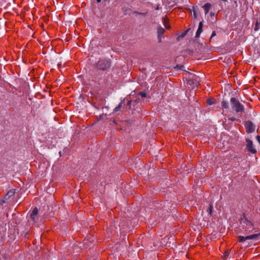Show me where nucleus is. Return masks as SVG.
Returning <instances> with one entry per match:
<instances>
[{
	"mask_svg": "<svg viewBox=\"0 0 260 260\" xmlns=\"http://www.w3.org/2000/svg\"><path fill=\"white\" fill-rule=\"evenodd\" d=\"M239 229L241 233L248 235L253 232L254 224L247 217L244 216L241 218Z\"/></svg>",
	"mask_w": 260,
	"mask_h": 260,
	"instance_id": "1",
	"label": "nucleus"
},
{
	"mask_svg": "<svg viewBox=\"0 0 260 260\" xmlns=\"http://www.w3.org/2000/svg\"><path fill=\"white\" fill-rule=\"evenodd\" d=\"M230 103L232 109L238 114H242L244 111V106L235 98L230 99Z\"/></svg>",
	"mask_w": 260,
	"mask_h": 260,
	"instance_id": "2",
	"label": "nucleus"
},
{
	"mask_svg": "<svg viewBox=\"0 0 260 260\" xmlns=\"http://www.w3.org/2000/svg\"><path fill=\"white\" fill-rule=\"evenodd\" d=\"M260 233L247 235L246 236H239L238 237V241L239 242H244L245 240H251L253 241L257 240L259 239Z\"/></svg>",
	"mask_w": 260,
	"mask_h": 260,
	"instance_id": "3",
	"label": "nucleus"
},
{
	"mask_svg": "<svg viewBox=\"0 0 260 260\" xmlns=\"http://www.w3.org/2000/svg\"><path fill=\"white\" fill-rule=\"evenodd\" d=\"M98 67L101 70H106L110 68V62L107 60H101L98 63Z\"/></svg>",
	"mask_w": 260,
	"mask_h": 260,
	"instance_id": "4",
	"label": "nucleus"
},
{
	"mask_svg": "<svg viewBox=\"0 0 260 260\" xmlns=\"http://www.w3.org/2000/svg\"><path fill=\"white\" fill-rule=\"evenodd\" d=\"M245 126L247 133H251L254 131L255 128L252 122L250 121H248L245 122Z\"/></svg>",
	"mask_w": 260,
	"mask_h": 260,
	"instance_id": "5",
	"label": "nucleus"
},
{
	"mask_svg": "<svg viewBox=\"0 0 260 260\" xmlns=\"http://www.w3.org/2000/svg\"><path fill=\"white\" fill-rule=\"evenodd\" d=\"M246 148L248 151L252 153H255L256 152V150L253 147V143L252 141L249 139L246 140Z\"/></svg>",
	"mask_w": 260,
	"mask_h": 260,
	"instance_id": "6",
	"label": "nucleus"
},
{
	"mask_svg": "<svg viewBox=\"0 0 260 260\" xmlns=\"http://www.w3.org/2000/svg\"><path fill=\"white\" fill-rule=\"evenodd\" d=\"M14 194L15 191L14 189L10 190L4 197L3 202L4 203L7 202V201L9 200L11 197L14 195Z\"/></svg>",
	"mask_w": 260,
	"mask_h": 260,
	"instance_id": "7",
	"label": "nucleus"
},
{
	"mask_svg": "<svg viewBox=\"0 0 260 260\" xmlns=\"http://www.w3.org/2000/svg\"><path fill=\"white\" fill-rule=\"evenodd\" d=\"M38 212V209L37 208H35L30 214V217L34 222L35 221V219L37 216Z\"/></svg>",
	"mask_w": 260,
	"mask_h": 260,
	"instance_id": "8",
	"label": "nucleus"
},
{
	"mask_svg": "<svg viewBox=\"0 0 260 260\" xmlns=\"http://www.w3.org/2000/svg\"><path fill=\"white\" fill-rule=\"evenodd\" d=\"M203 24L202 21L199 23L198 29L196 32V38H199L200 36L201 32L203 31Z\"/></svg>",
	"mask_w": 260,
	"mask_h": 260,
	"instance_id": "9",
	"label": "nucleus"
},
{
	"mask_svg": "<svg viewBox=\"0 0 260 260\" xmlns=\"http://www.w3.org/2000/svg\"><path fill=\"white\" fill-rule=\"evenodd\" d=\"M164 32H165V29L162 27L159 26L157 28L158 37L159 40V41H161V35H163Z\"/></svg>",
	"mask_w": 260,
	"mask_h": 260,
	"instance_id": "10",
	"label": "nucleus"
},
{
	"mask_svg": "<svg viewBox=\"0 0 260 260\" xmlns=\"http://www.w3.org/2000/svg\"><path fill=\"white\" fill-rule=\"evenodd\" d=\"M221 106L223 111L228 112L229 108V103L225 101H222L221 103Z\"/></svg>",
	"mask_w": 260,
	"mask_h": 260,
	"instance_id": "11",
	"label": "nucleus"
},
{
	"mask_svg": "<svg viewBox=\"0 0 260 260\" xmlns=\"http://www.w3.org/2000/svg\"><path fill=\"white\" fill-rule=\"evenodd\" d=\"M203 7L205 10V14H207L209 12V10L211 8V4L207 3L205 4Z\"/></svg>",
	"mask_w": 260,
	"mask_h": 260,
	"instance_id": "12",
	"label": "nucleus"
},
{
	"mask_svg": "<svg viewBox=\"0 0 260 260\" xmlns=\"http://www.w3.org/2000/svg\"><path fill=\"white\" fill-rule=\"evenodd\" d=\"M162 20H163L164 25L165 26V27L167 29L169 28L170 27L169 25L168 24V20L166 18H164Z\"/></svg>",
	"mask_w": 260,
	"mask_h": 260,
	"instance_id": "13",
	"label": "nucleus"
},
{
	"mask_svg": "<svg viewBox=\"0 0 260 260\" xmlns=\"http://www.w3.org/2000/svg\"><path fill=\"white\" fill-rule=\"evenodd\" d=\"M187 84H189L190 85H191L192 84H193V86H192V88H193L194 87L196 86H198V83L196 82V83H194L193 82V80H189L188 81H187Z\"/></svg>",
	"mask_w": 260,
	"mask_h": 260,
	"instance_id": "14",
	"label": "nucleus"
},
{
	"mask_svg": "<svg viewBox=\"0 0 260 260\" xmlns=\"http://www.w3.org/2000/svg\"><path fill=\"white\" fill-rule=\"evenodd\" d=\"M230 254V251L227 250L222 255V258L224 259H227V258L228 257L229 255Z\"/></svg>",
	"mask_w": 260,
	"mask_h": 260,
	"instance_id": "15",
	"label": "nucleus"
},
{
	"mask_svg": "<svg viewBox=\"0 0 260 260\" xmlns=\"http://www.w3.org/2000/svg\"><path fill=\"white\" fill-rule=\"evenodd\" d=\"M213 210V207L212 205H210V207H209V208L207 210V212L209 213V214L210 215H211V214L212 213Z\"/></svg>",
	"mask_w": 260,
	"mask_h": 260,
	"instance_id": "16",
	"label": "nucleus"
},
{
	"mask_svg": "<svg viewBox=\"0 0 260 260\" xmlns=\"http://www.w3.org/2000/svg\"><path fill=\"white\" fill-rule=\"evenodd\" d=\"M193 16L195 18H197L198 16V11L197 10L193 7Z\"/></svg>",
	"mask_w": 260,
	"mask_h": 260,
	"instance_id": "17",
	"label": "nucleus"
},
{
	"mask_svg": "<svg viewBox=\"0 0 260 260\" xmlns=\"http://www.w3.org/2000/svg\"><path fill=\"white\" fill-rule=\"evenodd\" d=\"M207 103L209 105H211L212 104H213L214 103V101H213V99H209L207 100Z\"/></svg>",
	"mask_w": 260,
	"mask_h": 260,
	"instance_id": "18",
	"label": "nucleus"
},
{
	"mask_svg": "<svg viewBox=\"0 0 260 260\" xmlns=\"http://www.w3.org/2000/svg\"><path fill=\"white\" fill-rule=\"evenodd\" d=\"M121 107V104H119L118 106H117L114 110L115 112H117L120 110Z\"/></svg>",
	"mask_w": 260,
	"mask_h": 260,
	"instance_id": "19",
	"label": "nucleus"
},
{
	"mask_svg": "<svg viewBox=\"0 0 260 260\" xmlns=\"http://www.w3.org/2000/svg\"><path fill=\"white\" fill-rule=\"evenodd\" d=\"M139 95H140L142 98L146 96V93L144 92H140Z\"/></svg>",
	"mask_w": 260,
	"mask_h": 260,
	"instance_id": "20",
	"label": "nucleus"
},
{
	"mask_svg": "<svg viewBox=\"0 0 260 260\" xmlns=\"http://www.w3.org/2000/svg\"><path fill=\"white\" fill-rule=\"evenodd\" d=\"M183 67H184L183 66L177 65L175 67V69L178 70H182Z\"/></svg>",
	"mask_w": 260,
	"mask_h": 260,
	"instance_id": "21",
	"label": "nucleus"
},
{
	"mask_svg": "<svg viewBox=\"0 0 260 260\" xmlns=\"http://www.w3.org/2000/svg\"><path fill=\"white\" fill-rule=\"evenodd\" d=\"M216 36V32L215 31H213L212 33L211 36L210 37V39H212L213 37Z\"/></svg>",
	"mask_w": 260,
	"mask_h": 260,
	"instance_id": "22",
	"label": "nucleus"
},
{
	"mask_svg": "<svg viewBox=\"0 0 260 260\" xmlns=\"http://www.w3.org/2000/svg\"><path fill=\"white\" fill-rule=\"evenodd\" d=\"M231 120L232 121H235V120H236V118L235 117H232L231 118Z\"/></svg>",
	"mask_w": 260,
	"mask_h": 260,
	"instance_id": "23",
	"label": "nucleus"
},
{
	"mask_svg": "<svg viewBox=\"0 0 260 260\" xmlns=\"http://www.w3.org/2000/svg\"><path fill=\"white\" fill-rule=\"evenodd\" d=\"M102 0H96L97 2L98 3H100L101 2Z\"/></svg>",
	"mask_w": 260,
	"mask_h": 260,
	"instance_id": "24",
	"label": "nucleus"
},
{
	"mask_svg": "<svg viewBox=\"0 0 260 260\" xmlns=\"http://www.w3.org/2000/svg\"><path fill=\"white\" fill-rule=\"evenodd\" d=\"M155 9H156V10H158V9H159V7H158V6H157Z\"/></svg>",
	"mask_w": 260,
	"mask_h": 260,
	"instance_id": "25",
	"label": "nucleus"
},
{
	"mask_svg": "<svg viewBox=\"0 0 260 260\" xmlns=\"http://www.w3.org/2000/svg\"><path fill=\"white\" fill-rule=\"evenodd\" d=\"M131 101H129L128 102V104L129 105L131 104Z\"/></svg>",
	"mask_w": 260,
	"mask_h": 260,
	"instance_id": "26",
	"label": "nucleus"
},
{
	"mask_svg": "<svg viewBox=\"0 0 260 260\" xmlns=\"http://www.w3.org/2000/svg\"><path fill=\"white\" fill-rule=\"evenodd\" d=\"M110 232H111V235L114 234V233H113V232H112V231H111Z\"/></svg>",
	"mask_w": 260,
	"mask_h": 260,
	"instance_id": "27",
	"label": "nucleus"
},
{
	"mask_svg": "<svg viewBox=\"0 0 260 260\" xmlns=\"http://www.w3.org/2000/svg\"><path fill=\"white\" fill-rule=\"evenodd\" d=\"M109 229H108L107 230V233H109Z\"/></svg>",
	"mask_w": 260,
	"mask_h": 260,
	"instance_id": "28",
	"label": "nucleus"
}]
</instances>
